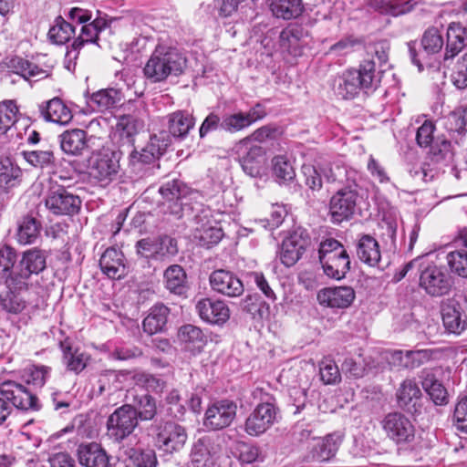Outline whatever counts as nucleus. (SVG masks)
I'll return each mask as SVG.
<instances>
[{
  "mask_svg": "<svg viewBox=\"0 0 467 467\" xmlns=\"http://www.w3.org/2000/svg\"><path fill=\"white\" fill-rule=\"evenodd\" d=\"M143 128V122L132 115L122 116L118 124L117 130L123 143L133 144L134 137Z\"/></svg>",
  "mask_w": 467,
  "mask_h": 467,
  "instance_id": "obj_47",
  "label": "nucleus"
},
{
  "mask_svg": "<svg viewBox=\"0 0 467 467\" xmlns=\"http://www.w3.org/2000/svg\"><path fill=\"white\" fill-rule=\"evenodd\" d=\"M41 223L35 217L26 215L18 224L17 240L22 244H30L40 235Z\"/></svg>",
  "mask_w": 467,
  "mask_h": 467,
  "instance_id": "obj_45",
  "label": "nucleus"
},
{
  "mask_svg": "<svg viewBox=\"0 0 467 467\" xmlns=\"http://www.w3.org/2000/svg\"><path fill=\"white\" fill-rule=\"evenodd\" d=\"M389 46L386 42H379L368 47L370 58L363 60L358 69H348L342 74L335 85V93L343 99H354L361 90L368 93L377 89L380 83L382 69L379 66L388 60Z\"/></svg>",
  "mask_w": 467,
  "mask_h": 467,
  "instance_id": "obj_1",
  "label": "nucleus"
},
{
  "mask_svg": "<svg viewBox=\"0 0 467 467\" xmlns=\"http://www.w3.org/2000/svg\"><path fill=\"white\" fill-rule=\"evenodd\" d=\"M187 439L188 434L184 427L173 421H166L158 427L155 444L160 450L173 453L184 447Z\"/></svg>",
  "mask_w": 467,
  "mask_h": 467,
  "instance_id": "obj_15",
  "label": "nucleus"
},
{
  "mask_svg": "<svg viewBox=\"0 0 467 467\" xmlns=\"http://www.w3.org/2000/svg\"><path fill=\"white\" fill-rule=\"evenodd\" d=\"M236 404L223 400L210 406L204 418V425L212 430H221L231 424L236 415Z\"/></svg>",
  "mask_w": 467,
  "mask_h": 467,
  "instance_id": "obj_21",
  "label": "nucleus"
},
{
  "mask_svg": "<svg viewBox=\"0 0 467 467\" xmlns=\"http://www.w3.org/2000/svg\"><path fill=\"white\" fill-rule=\"evenodd\" d=\"M129 461L133 467H157L158 459L153 449L131 448L127 452Z\"/></svg>",
  "mask_w": 467,
  "mask_h": 467,
  "instance_id": "obj_48",
  "label": "nucleus"
},
{
  "mask_svg": "<svg viewBox=\"0 0 467 467\" xmlns=\"http://www.w3.org/2000/svg\"><path fill=\"white\" fill-rule=\"evenodd\" d=\"M138 415L132 405L124 404L116 409L108 418L107 435L115 442L129 437L138 426Z\"/></svg>",
  "mask_w": 467,
  "mask_h": 467,
  "instance_id": "obj_9",
  "label": "nucleus"
},
{
  "mask_svg": "<svg viewBox=\"0 0 467 467\" xmlns=\"http://www.w3.org/2000/svg\"><path fill=\"white\" fill-rule=\"evenodd\" d=\"M121 88H109L94 92L88 100V105L98 111L113 109L125 98Z\"/></svg>",
  "mask_w": 467,
  "mask_h": 467,
  "instance_id": "obj_32",
  "label": "nucleus"
},
{
  "mask_svg": "<svg viewBox=\"0 0 467 467\" xmlns=\"http://www.w3.org/2000/svg\"><path fill=\"white\" fill-rule=\"evenodd\" d=\"M36 467H75L74 460L65 452L53 454L47 461L39 462Z\"/></svg>",
  "mask_w": 467,
  "mask_h": 467,
  "instance_id": "obj_64",
  "label": "nucleus"
},
{
  "mask_svg": "<svg viewBox=\"0 0 467 467\" xmlns=\"http://www.w3.org/2000/svg\"><path fill=\"white\" fill-rule=\"evenodd\" d=\"M272 164L273 172L280 183L290 182L295 178V170L286 157L275 156L272 160Z\"/></svg>",
  "mask_w": 467,
  "mask_h": 467,
  "instance_id": "obj_57",
  "label": "nucleus"
},
{
  "mask_svg": "<svg viewBox=\"0 0 467 467\" xmlns=\"http://www.w3.org/2000/svg\"><path fill=\"white\" fill-rule=\"evenodd\" d=\"M125 258L122 252L114 247L108 248L99 259L101 271L112 279H120L126 275Z\"/></svg>",
  "mask_w": 467,
  "mask_h": 467,
  "instance_id": "obj_30",
  "label": "nucleus"
},
{
  "mask_svg": "<svg viewBox=\"0 0 467 467\" xmlns=\"http://www.w3.org/2000/svg\"><path fill=\"white\" fill-rule=\"evenodd\" d=\"M220 448L210 437L197 440L191 450L192 467H215L219 459Z\"/></svg>",
  "mask_w": 467,
  "mask_h": 467,
  "instance_id": "obj_20",
  "label": "nucleus"
},
{
  "mask_svg": "<svg viewBox=\"0 0 467 467\" xmlns=\"http://www.w3.org/2000/svg\"><path fill=\"white\" fill-rule=\"evenodd\" d=\"M78 456L79 463L85 467H111L109 455L97 442L80 444Z\"/></svg>",
  "mask_w": 467,
  "mask_h": 467,
  "instance_id": "obj_27",
  "label": "nucleus"
},
{
  "mask_svg": "<svg viewBox=\"0 0 467 467\" xmlns=\"http://www.w3.org/2000/svg\"><path fill=\"white\" fill-rule=\"evenodd\" d=\"M451 276L434 264H420L419 285L427 295L439 297L448 295L452 287Z\"/></svg>",
  "mask_w": 467,
  "mask_h": 467,
  "instance_id": "obj_7",
  "label": "nucleus"
},
{
  "mask_svg": "<svg viewBox=\"0 0 467 467\" xmlns=\"http://www.w3.org/2000/svg\"><path fill=\"white\" fill-rule=\"evenodd\" d=\"M420 378L423 389L436 405H443L448 402L446 389L436 379L432 373L423 370Z\"/></svg>",
  "mask_w": 467,
  "mask_h": 467,
  "instance_id": "obj_42",
  "label": "nucleus"
},
{
  "mask_svg": "<svg viewBox=\"0 0 467 467\" xmlns=\"http://www.w3.org/2000/svg\"><path fill=\"white\" fill-rule=\"evenodd\" d=\"M302 172L305 177L306 184L314 191H318L322 187V178L327 182H343V177L349 176L348 170L339 165H325L316 167L312 165H303Z\"/></svg>",
  "mask_w": 467,
  "mask_h": 467,
  "instance_id": "obj_14",
  "label": "nucleus"
},
{
  "mask_svg": "<svg viewBox=\"0 0 467 467\" xmlns=\"http://www.w3.org/2000/svg\"><path fill=\"white\" fill-rule=\"evenodd\" d=\"M169 314L170 309L165 305H154L142 322L144 331L150 335L162 331L166 326Z\"/></svg>",
  "mask_w": 467,
  "mask_h": 467,
  "instance_id": "obj_40",
  "label": "nucleus"
},
{
  "mask_svg": "<svg viewBox=\"0 0 467 467\" xmlns=\"http://www.w3.org/2000/svg\"><path fill=\"white\" fill-rule=\"evenodd\" d=\"M348 177H343L342 183L346 184L339 188L329 201L328 214L333 223L339 224L350 220L356 212L359 198L355 181L356 173L354 171H348Z\"/></svg>",
  "mask_w": 467,
  "mask_h": 467,
  "instance_id": "obj_4",
  "label": "nucleus"
},
{
  "mask_svg": "<svg viewBox=\"0 0 467 467\" xmlns=\"http://www.w3.org/2000/svg\"><path fill=\"white\" fill-rule=\"evenodd\" d=\"M116 18L98 16L92 22L81 26L80 33L73 41L71 48L67 51V57L78 58L79 50L87 44H95L99 46V36L106 28L110 26L112 21Z\"/></svg>",
  "mask_w": 467,
  "mask_h": 467,
  "instance_id": "obj_19",
  "label": "nucleus"
},
{
  "mask_svg": "<svg viewBox=\"0 0 467 467\" xmlns=\"http://www.w3.org/2000/svg\"><path fill=\"white\" fill-rule=\"evenodd\" d=\"M40 111L46 120L60 125L68 124L73 118L69 108L59 98L47 101L46 106H41Z\"/></svg>",
  "mask_w": 467,
  "mask_h": 467,
  "instance_id": "obj_37",
  "label": "nucleus"
},
{
  "mask_svg": "<svg viewBox=\"0 0 467 467\" xmlns=\"http://www.w3.org/2000/svg\"><path fill=\"white\" fill-rule=\"evenodd\" d=\"M253 397L259 402L246 418L244 431L250 436H259L278 421L280 413L273 395L262 389H255Z\"/></svg>",
  "mask_w": 467,
  "mask_h": 467,
  "instance_id": "obj_3",
  "label": "nucleus"
},
{
  "mask_svg": "<svg viewBox=\"0 0 467 467\" xmlns=\"http://www.w3.org/2000/svg\"><path fill=\"white\" fill-rule=\"evenodd\" d=\"M357 255L360 261L369 266H379L381 253L378 241L369 234H363L358 240Z\"/></svg>",
  "mask_w": 467,
  "mask_h": 467,
  "instance_id": "obj_33",
  "label": "nucleus"
},
{
  "mask_svg": "<svg viewBox=\"0 0 467 467\" xmlns=\"http://www.w3.org/2000/svg\"><path fill=\"white\" fill-rule=\"evenodd\" d=\"M396 397L400 408L412 412L421 397V391L414 379H407L400 384Z\"/></svg>",
  "mask_w": 467,
  "mask_h": 467,
  "instance_id": "obj_38",
  "label": "nucleus"
},
{
  "mask_svg": "<svg viewBox=\"0 0 467 467\" xmlns=\"http://www.w3.org/2000/svg\"><path fill=\"white\" fill-rule=\"evenodd\" d=\"M318 258L324 273L330 278L340 280L350 269V259L341 243L328 238L320 243Z\"/></svg>",
  "mask_w": 467,
  "mask_h": 467,
  "instance_id": "obj_5",
  "label": "nucleus"
},
{
  "mask_svg": "<svg viewBox=\"0 0 467 467\" xmlns=\"http://www.w3.org/2000/svg\"><path fill=\"white\" fill-rule=\"evenodd\" d=\"M74 34V26L62 16L56 18L54 26L48 32L49 38L57 45L67 43Z\"/></svg>",
  "mask_w": 467,
  "mask_h": 467,
  "instance_id": "obj_51",
  "label": "nucleus"
},
{
  "mask_svg": "<svg viewBox=\"0 0 467 467\" xmlns=\"http://www.w3.org/2000/svg\"><path fill=\"white\" fill-rule=\"evenodd\" d=\"M272 15L283 20H292L299 17L304 12L302 0H267Z\"/></svg>",
  "mask_w": 467,
  "mask_h": 467,
  "instance_id": "obj_36",
  "label": "nucleus"
},
{
  "mask_svg": "<svg viewBox=\"0 0 467 467\" xmlns=\"http://www.w3.org/2000/svg\"><path fill=\"white\" fill-rule=\"evenodd\" d=\"M131 378L137 386L148 391H162L165 384L161 379L145 372H134Z\"/></svg>",
  "mask_w": 467,
  "mask_h": 467,
  "instance_id": "obj_61",
  "label": "nucleus"
},
{
  "mask_svg": "<svg viewBox=\"0 0 467 467\" xmlns=\"http://www.w3.org/2000/svg\"><path fill=\"white\" fill-rule=\"evenodd\" d=\"M466 29L460 23H451L446 33V45L444 53L445 66L450 67L452 59L465 47Z\"/></svg>",
  "mask_w": 467,
  "mask_h": 467,
  "instance_id": "obj_29",
  "label": "nucleus"
},
{
  "mask_svg": "<svg viewBox=\"0 0 467 467\" xmlns=\"http://www.w3.org/2000/svg\"><path fill=\"white\" fill-rule=\"evenodd\" d=\"M244 148L246 150L239 155L243 171L254 178L261 176L265 166V150L258 145H247Z\"/></svg>",
  "mask_w": 467,
  "mask_h": 467,
  "instance_id": "obj_31",
  "label": "nucleus"
},
{
  "mask_svg": "<svg viewBox=\"0 0 467 467\" xmlns=\"http://www.w3.org/2000/svg\"><path fill=\"white\" fill-rule=\"evenodd\" d=\"M223 233L221 227L202 224L197 227L194 232V238L199 241V244L209 248L217 244L223 238Z\"/></svg>",
  "mask_w": 467,
  "mask_h": 467,
  "instance_id": "obj_50",
  "label": "nucleus"
},
{
  "mask_svg": "<svg viewBox=\"0 0 467 467\" xmlns=\"http://www.w3.org/2000/svg\"><path fill=\"white\" fill-rule=\"evenodd\" d=\"M453 422L457 430L467 433V396L459 399L454 409Z\"/></svg>",
  "mask_w": 467,
  "mask_h": 467,
  "instance_id": "obj_63",
  "label": "nucleus"
},
{
  "mask_svg": "<svg viewBox=\"0 0 467 467\" xmlns=\"http://www.w3.org/2000/svg\"><path fill=\"white\" fill-rule=\"evenodd\" d=\"M186 64V57L177 48L158 44L143 67V74L150 83H159L169 76L181 75Z\"/></svg>",
  "mask_w": 467,
  "mask_h": 467,
  "instance_id": "obj_2",
  "label": "nucleus"
},
{
  "mask_svg": "<svg viewBox=\"0 0 467 467\" xmlns=\"http://www.w3.org/2000/svg\"><path fill=\"white\" fill-rule=\"evenodd\" d=\"M0 395L8 400L14 408L37 411L41 408L38 398L24 385L15 381H5L0 385Z\"/></svg>",
  "mask_w": 467,
  "mask_h": 467,
  "instance_id": "obj_12",
  "label": "nucleus"
},
{
  "mask_svg": "<svg viewBox=\"0 0 467 467\" xmlns=\"http://www.w3.org/2000/svg\"><path fill=\"white\" fill-rule=\"evenodd\" d=\"M342 438L340 435L332 433L323 438L313 437L307 445V451L303 456L305 462H325L335 457Z\"/></svg>",
  "mask_w": 467,
  "mask_h": 467,
  "instance_id": "obj_17",
  "label": "nucleus"
},
{
  "mask_svg": "<svg viewBox=\"0 0 467 467\" xmlns=\"http://www.w3.org/2000/svg\"><path fill=\"white\" fill-rule=\"evenodd\" d=\"M17 254L14 248L9 245H3L0 248V281H4L7 285V281L19 272V267L16 265Z\"/></svg>",
  "mask_w": 467,
  "mask_h": 467,
  "instance_id": "obj_43",
  "label": "nucleus"
},
{
  "mask_svg": "<svg viewBox=\"0 0 467 467\" xmlns=\"http://www.w3.org/2000/svg\"><path fill=\"white\" fill-rule=\"evenodd\" d=\"M444 45V40L440 30L436 27L428 28L422 37L421 46L427 54H436L440 52Z\"/></svg>",
  "mask_w": 467,
  "mask_h": 467,
  "instance_id": "obj_56",
  "label": "nucleus"
},
{
  "mask_svg": "<svg viewBox=\"0 0 467 467\" xmlns=\"http://www.w3.org/2000/svg\"><path fill=\"white\" fill-rule=\"evenodd\" d=\"M45 203L46 207L56 215H74L81 207L79 197L69 192L64 186L50 189Z\"/></svg>",
  "mask_w": 467,
  "mask_h": 467,
  "instance_id": "obj_16",
  "label": "nucleus"
},
{
  "mask_svg": "<svg viewBox=\"0 0 467 467\" xmlns=\"http://www.w3.org/2000/svg\"><path fill=\"white\" fill-rule=\"evenodd\" d=\"M451 80L459 89L467 88V53L457 58L451 68Z\"/></svg>",
  "mask_w": 467,
  "mask_h": 467,
  "instance_id": "obj_59",
  "label": "nucleus"
},
{
  "mask_svg": "<svg viewBox=\"0 0 467 467\" xmlns=\"http://www.w3.org/2000/svg\"><path fill=\"white\" fill-rule=\"evenodd\" d=\"M267 115L265 107L256 103L248 111L225 114L222 119V130L228 133H237L248 129Z\"/></svg>",
  "mask_w": 467,
  "mask_h": 467,
  "instance_id": "obj_18",
  "label": "nucleus"
},
{
  "mask_svg": "<svg viewBox=\"0 0 467 467\" xmlns=\"http://www.w3.org/2000/svg\"><path fill=\"white\" fill-rule=\"evenodd\" d=\"M165 287L178 296L186 294L187 275L184 269L179 265H170L164 272Z\"/></svg>",
  "mask_w": 467,
  "mask_h": 467,
  "instance_id": "obj_41",
  "label": "nucleus"
},
{
  "mask_svg": "<svg viewBox=\"0 0 467 467\" xmlns=\"http://www.w3.org/2000/svg\"><path fill=\"white\" fill-rule=\"evenodd\" d=\"M319 375L326 385L337 384L341 379V375L336 362L329 358H324L319 364Z\"/></svg>",
  "mask_w": 467,
  "mask_h": 467,
  "instance_id": "obj_60",
  "label": "nucleus"
},
{
  "mask_svg": "<svg viewBox=\"0 0 467 467\" xmlns=\"http://www.w3.org/2000/svg\"><path fill=\"white\" fill-rule=\"evenodd\" d=\"M51 368L44 365H32L24 371L23 379L27 385L42 388L50 375Z\"/></svg>",
  "mask_w": 467,
  "mask_h": 467,
  "instance_id": "obj_53",
  "label": "nucleus"
},
{
  "mask_svg": "<svg viewBox=\"0 0 467 467\" xmlns=\"http://www.w3.org/2000/svg\"><path fill=\"white\" fill-rule=\"evenodd\" d=\"M8 291L0 296V306L9 314L17 315L26 306V301L21 296V292L27 288H12L6 285Z\"/></svg>",
  "mask_w": 467,
  "mask_h": 467,
  "instance_id": "obj_44",
  "label": "nucleus"
},
{
  "mask_svg": "<svg viewBox=\"0 0 467 467\" xmlns=\"http://www.w3.org/2000/svg\"><path fill=\"white\" fill-rule=\"evenodd\" d=\"M18 108L12 100L0 103V134H5L16 121Z\"/></svg>",
  "mask_w": 467,
  "mask_h": 467,
  "instance_id": "obj_54",
  "label": "nucleus"
},
{
  "mask_svg": "<svg viewBox=\"0 0 467 467\" xmlns=\"http://www.w3.org/2000/svg\"><path fill=\"white\" fill-rule=\"evenodd\" d=\"M446 262L451 273L467 278V252L455 250L447 254Z\"/></svg>",
  "mask_w": 467,
  "mask_h": 467,
  "instance_id": "obj_55",
  "label": "nucleus"
},
{
  "mask_svg": "<svg viewBox=\"0 0 467 467\" xmlns=\"http://www.w3.org/2000/svg\"><path fill=\"white\" fill-rule=\"evenodd\" d=\"M88 162V175L99 186L106 187L116 180L119 164L115 151L109 149L94 151Z\"/></svg>",
  "mask_w": 467,
  "mask_h": 467,
  "instance_id": "obj_6",
  "label": "nucleus"
},
{
  "mask_svg": "<svg viewBox=\"0 0 467 467\" xmlns=\"http://www.w3.org/2000/svg\"><path fill=\"white\" fill-rule=\"evenodd\" d=\"M22 171L19 167L11 162L2 163L0 165V188L7 190L19 183Z\"/></svg>",
  "mask_w": 467,
  "mask_h": 467,
  "instance_id": "obj_58",
  "label": "nucleus"
},
{
  "mask_svg": "<svg viewBox=\"0 0 467 467\" xmlns=\"http://www.w3.org/2000/svg\"><path fill=\"white\" fill-rule=\"evenodd\" d=\"M178 340L182 349L192 356L200 354L207 343V337L202 330L191 324L180 327Z\"/></svg>",
  "mask_w": 467,
  "mask_h": 467,
  "instance_id": "obj_26",
  "label": "nucleus"
},
{
  "mask_svg": "<svg viewBox=\"0 0 467 467\" xmlns=\"http://www.w3.org/2000/svg\"><path fill=\"white\" fill-rule=\"evenodd\" d=\"M382 430L395 445L403 448L413 443L415 427L411 420L401 412H389L380 422Z\"/></svg>",
  "mask_w": 467,
  "mask_h": 467,
  "instance_id": "obj_8",
  "label": "nucleus"
},
{
  "mask_svg": "<svg viewBox=\"0 0 467 467\" xmlns=\"http://www.w3.org/2000/svg\"><path fill=\"white\" fill-rule=\"evenodd\" d=\"M310 244V237L306 230L303 228L295 229L283 240L279 251V259L286 266H293L302 256Z\"/></svg>",
  "mask_w": 467,
  "mask_h": 467,
  "instance_id": "obj_13",
  "label": "nucleus"
},
{
  "mask_svg": "<svg viewBox=\"0 0 467 467\" xmlns=\"http://www.w3.org/2000/svg\"><path fill=\"white\" fill-rule=\"evenodd\" d=\"M138 415V420H150L157 414V406L154 398L149 394H143L135 398L133 406Z\"/></svg>",
  "mask_w": 467,
  "mask_h": 467,
  "instance_id": "obj_52",
  "label": "nucleus"
},
{
  "mask_svg": "<svg viewBox=\"0 0 467 467\" xmlns=\"http://www.w3.org/2000/svg\"><path fill=\"white\" fill-rule=\"evenodd\" d=\"M159 192L163 199V212L177 217H182L187 206L186 203L183 202V200L186 199L191 192L190 188L180 180H171L163 183L160 187Z\"/></svg>",
  "mask_w": 467,
  "mask_h": 467,
  "instance_id": "obj_11",
  "label": "nucleus"
},
{
  "mask_svg": "<svg viewBox=\"0 0 467 467\" xmlns=\"http://www.w3.org/2000/svg\"><path fill=\"white\" fill-rule=\"evenodd\" d=\"M195 309L202 320L212 325L222 326L230 317L228 306L219 299L202 298L196 303Z\"/></svg>",
  "mask_w": 467,
  "mask_h": 467,
  "instance_id": "obj_23",
  "label": "nucleus"
},
{
  "mask_svg": "<svg viewBox=\"0 0 467 467\" xmlns=\"http://www.w3.org/2000/svg\"><path fill=\"white\" fill-rule=\"evenodd\" d=\"M6 67L11 72L20 75L25 79L35 78L36 80H39L49 76L47 70L42 69L37 65L20 57L8 58Z\"/></svg>",
  "mask_w": 467,
  "mask_h": 467,
  "instance_id": "obj_39",
  "label": "nucleus"
},
{
  "mask_svg": "<svg viewBox=\"0 0 467 467\" xmlns=\"http://www.w3.org/2000/svg\"><path fill=\"white\" fill-rule=\"evenodd\" d=\"M61 150L67 155L78 156L88 147L87 132L80 129L64 131L59 136Z\"/></svg>",
  "mask_w": 467,
  "mask_h": 467,
  "instance_id": "obj_34",
  "label": "nucleus"
},
{
  "mask_svg": "<svg viewBox=\"0 0 467 467\" xmlns=\"http://www.w3.org/2000/svg\"><path fill=\"white\" fill-rule=\"evenodd\" d=\"M60 348L63 353V364L67 369L76 374L83 371L88 361L89 355L78 348H73L67 340L60 342Z\"/></svg>",
  "mask_w": 467,
  "mask_h": 467,
  "instance_id": "obj_35",
  "label": "nucleus"
},
{
  "mask_svg": "<svg viewBox=\"0 0 467 467\" xmlns=\"http://www.w3.org/2000/svg\"><path fill=\"white\" fill-rule=\"evenodd\" d=\"M283 133L282 129L275 124H267L256 129L251 135L245 137L238 142V147H247L251 141L260 143L268 140H277Z\"/></svg>",
  "mask_w": 467,
  "mask_h": 467,
  "instance_id": "obj_46",
  "label": "nucleus"
},
{
  "mask_svg": "<svg viewBox=\"0 0 467 467\" xmlns=\"http://www.w3.org/2000/svg\"><path fill=\"white\" fill-rule=\"evenodd\" d=\"M355 291L351 286L327 287L317 294L321 306L331 308H347L355 299Z\"/></svg>",
  "mask_w": 467,
  "mask_h": 467,
  "instance_id": "obj_24",
  "label": "nucleus"
},
{
  "mask_svg": "<svg viewBox=\"0 0 467 467\" xmlns=\"http://www.w3.org/2000/svg\"><path fill=\"white\" fill-rule=\"evenodd\" d=\"M442 323L445 329L451 334L461 335L467 329V314L457 302H451L442 306Z\"/></svg>",
  "mask_w": 467,
  "mask_h": 467,
  "instance_id": "obj_28",
  "label": "nucleus"
},
{
  "mask_svg": "<svg viewBox=\"0 0 467 467\" xmlns=\"http://www.w3.org/2000/svg\"><path fill=\"white\" fill-rule=\"evenodd\" d=\"M46 251L37 248L26 251L17 265L19 272H16L15 275L7 281V285L12 288H27L31 275L39 274L46 268Z\"/></svg>",
  "mask_w": 467,
  "mask_h": 467,
  "instance_id": "obj_10",
  "label": "nucleus"
},
{
  "mask_svg": "<svg viewBox=\"0 0 467 467\" xmlns=\"http://www.w3.org/2000/svg\"><path fill=\"white\" fill-rule=\"evenodd\" d=\"M209 280L214 292L228 297H238L244 290L241 279L235 274L223 269L213 271Z\"/></svg>",
  "mask_w": 467,
  "mask_h": 467,
  "instance_id": "obj_22",
  "label": "nucleus"
},
{
  "mask_svg": "<svg viewBox=\"0 0 467 467\" xmlns=\"http://www.w3.org/2000/svg\"><path fill=\"white\" fill-rule=\"evenodd\" d=\"M170 144L171 139L169 138V135L164 132H161L160 134L151 135L144 148L154 153L155 156L161 157L166 151Z\"/></svg>",
  "mask_w": 467,
  "mask_h": 467,
  "instance_id": "obj_62",
  "label": "nucleus"
},
{
  "mask_svg": "<svg viewBox=\"0 0 467 467\" xmlns=\"http://www.w3.org/2000/svg\"><path fill=\"white\" fill-rule=\"evenodd\" d=\"M167 127L169 138L182 140L187 137L190 130L195 126V118L185 110H176L163 118Z\"/></svg>",
  "mask_w": 467,
  "mask_h": 467,
  "instance_id": "obj_25",
  "label": "nucleus"
},
{
  "mask_svg": "<svg viewBox=\"0 0 467 467\" xmlns=\"http://www.w3.org/2000/svg\"><path fill=\"white\" fill-rule=\"evenodd\" d=\"M21 154L28 164L39 169L53 167L56 161L51 150H23Z\"/></svg>",
  "mask_w": 467,
  "mask_h": 467,
  "instance_id": "obj_49",
  "label": "nucleus"
}]
</instances>
